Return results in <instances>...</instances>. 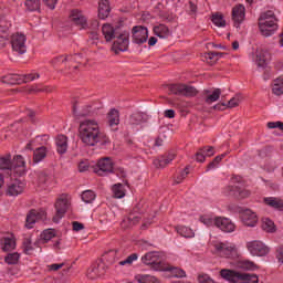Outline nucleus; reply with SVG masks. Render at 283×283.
I'll list each match as a JSON object with an SVG mask.
<instances>
[{"mask_svg": "<svg viewBox=\"0 0 283 283\" xmlns=\"http://www.w3.org/2000/svg\"><path fill=\"white\" fill-rule=\"evenodd\" d=\"M78 129L82 143L88 145V147H94L97 143H102V145H107V143H109V138L101 133L98 122L95 119H84L80 123Z\"/></svg>", "mask_w": 283, "mask_h": 283, "instance_id": "1", "label": "nucleus"}, {"mask_svg": "<svg viewBox=\"0 0 283 283\" xmlns=\"http://www.w3.org/2000/svg\"><path fill=\"white\" fill-rule=\"evenodd\" d=\"M259 30L263 36H272L277 30V18L275 12L268 10L259 17Z\"/></svg>", "mask_w": 283, "mask_h": 283, "instance_id": "2", "label": "nucleus"}, {"mask_svg": "<svg viewBox=\"0 0 283 283\" xmlns=\"http://www.w3.org/2000/svg\"><path fill=\"white\" fill-rule=\"evenodd\" d=\"M212 251L220 258H229L230 260H235L240 258V251L234 243L212 241Z\"/></svg>", "mask_w": 283, "mask_h": 283, "instance_id": "3", "label": "nucleus"}, {"mask_svg": "<svg viewBox=\"0 0 283 283\" xmlns=\"http://www.w3.org/2000/svg\"><path fill=\"white\" fill-rule=\"evenodd\" d=\"M221 277L230 283H258L259 279L255 274L239 273L233 270H221Z\"/></svg>", "mask_w": 283, "mask_h": 283, "instance_id": "4", "label": "nucleus"}, {"mask_svg": "<svg viewBox=\"0 0 283 283\" xmlns=\"http://www.w3.org/2000/svg\"><path fill=\"white\" fill-rule=\"evenodd\" d=\"M142 262L146 264V266H150L153 271H164V269H167V266H165L167 263L163 262V256L159 252L146 253L142 256Z\"/></svg>", "mask_w": 283, "mask_h": 283, "instance_id": "5", "label": "nucleus"}, {"mask_svg": "<svg viewBox=\"0 0 283 283\" xmlns=\"http://www.w3.org/2000/svg\"><path fill=\"white\" fill-rule=\"evenodd\" d=\"M245 247L253 258H266L271 252L269 245L260 240L249 241Z\"/></svg>", "mask_w": 283, "mask_h": 283, "instance_id": "6", "label": "nucleus"}, {"mask_svg": "<svg viewBox=\"0 0 283 283\" xmlns=\"http://www.w3.org/2000/svg\"><path fill=\"white\" fill-rule=\"evenodd\" d=\"M67 209H70V196L61 195L55 202V216L53 217V222L59 224L63 216L67 213Z\"/></svg>", "mask_w": 283, "mask_h": 283, "instance_id": "7", "label": "nucleus"}, {"mask_svg": "<svg viewBox=\"0 0 283 283\" xmlns=\"http://www.w3.org/2000/svg\"><path fill=\"white\" fill-rule=\"evenodd\" d=\"M168 92L177 96H196V94H198L196 87L187 84H170L168 85Z\"/></svg>", "mask_w": 283, "mask_h": 283, "instance_id": "8", "label": "nucleus"}, {"mask_svg": "<svg viewBox=\"0 0 283 283\" xmlns=\"http://www.w3.org/2000/svg\"><path fill=\"white\" fill-rule=\"evenodd\" d=\"M114 39H116L112 46L114 52H127V48H129V32H118Z\"/></svg>", "mask_w": 283, "mask_h": 283, "instance_id": "9", "label": "nucleus"}, {"mask_svg": "<svg viewBox=\"0 0 283 283\" xmlns=\"http://www.w3.org/2000/svg\"><path fill=\"white\" fill-rule=\"evenodd\" d=\"M132 34L133 43H136V45H143V43H147V39H149V30L142 25L134 27Z\"/></svg>", "mask_w": 283, "mask_h": 283, "instance_id": "10", "label": "nucleus"}, {"mask_svg": "<svg viewBox=\"0 0 283 283\" xmlns=\"http://www.w3.org/2000/svg\"><path fill=\"white\" fill-rule=\"evenodd\" d=\"M271 60V53L264 48H260L255 52L254 62L259 70H266L269 61Z\"/></svg>", "mask_w": 283, "mask_h": 283, "instance_id": "11", "label": "nucleus"}, {"mask_svg": "<svg viewBox=\"0 0 283 283\" xmlns=\"http://www.w3.org/2000/svg\"><path fill=\"white\" fill-rule=\"evenodd\" d=\"M11 46L13 52L18 54H25L28 48L25 46V35L21 33H15L11 36Z\"/></svg>", "mask_w": 283, "mask_h": 283, "instance_id": "12", "label": "nucleus"}, {"mask_svg": "<svg viewBox=\"0 0 283 283\" xmlns=\"http://www.w3.org/2000/svg\"><path fill=\"white\" fill-rule=\"evenodd\" d=\"M114 171V161L112 158L105 157L97 161V168H95V174L97 176H103L104 174H112Z\"/></svg>", "mask_w": 283, "mask_h": 283, "instance_id": "13", "label": "nucleus"}, {"mask_svg": "<svg viewBox=\"0 0 283 283\" xmlns=\"http://www.w3.org/2000/svg\"><path fill=\"white\" fill-rule=\"evenodd\" d=\"M71 21L74 25L80 28V30H87V28H90V22H87V18L82 11L73 10L71 12Z\"/></svg>", "mask_w": 283, "mask_h": 283, "instance_id": "14", "label": "nucleus"}, {"mask_svg": "<svg viewBox=\"0 0 283 283\" xmlns=\"http://www.w3.org/2000/svg\"><path fill=\"white\" fill-rule=\"evenodd\" d=\"M240 219L245 227H255L258 224V213L251 209L241 210Z\"/></svg>", "mask_w": 283, "mask_h": 283, "instance_id": "15", "label": "nucleus"}, {"mask_svg": "<svg viewBox=\"0 0 283 283\" xmlns=\"http://www.w3.org/2000/svg\"><path fill=\"white\" fill-rule=\"evenodd\" d=\"M217 229L223 231V233H233L235 231V223L231 221L229 218L219 217L216 220Z\"/></svg>", "mask_w": 283, "mask_h": 283, "instance_id": "16", "label": "nucleus"}, {"mask_svg": "<svg viewBox=\"0 0 283 283\" xmlns=\"http://www.w3.org/2000/svg\"><path fill=\"white\" fill-rule=\"evenodd\" d=\"M11 171L15 174V176H25V160L23 156L18 155L11 161Z\"/></svg>", "mask_w": 283, "mask_h": 283, "instance_id": "17", "label": "nucleus"}, {"mask_svg": "<svg viewBox=\"0 0 283 283\" xmlns=\"http://www.w3.org/2000/svg\"><path fill=\"white\" fill-rule=\"evenodd\" d=\"M25 190V184L19 179L13 180L11 184L8 185L7 188V196H21Z\"/></svg>", "mask_w": 283, "mask_h": 283, "instance_id": "18", "label": "nucleus"}, {"mask_svg": "<svg viewBox=\"0 0 283 283\" xmlns=\"http://www.w3.org/2000/svg\"><path fill=\"white\" fill-rule=\"evenodd\" d=\"M247 9L244 6L239 4L232 9V21H234V27L240 28V24L244 21L247 17Z\"/></svg>", "mask_w": 283, "mask_h": 283, "instance_id": "19", "label": "nucleus"}, {"mask_svg": "<svg viewBox=\"0 0 283 283\" xmlns=\"http://www.w3.org/2000/svg\"><path fill=\"white\" fill-rule=\"evenodd\" d=\"M143 123H147V114L136 112L129 116L128 125H130V127H138L139 125H143Z\"/></svg>", "mask_w": 283, "mask_h": 283, "instance_id": "20", "label": "nucleus"}, {"mask_svg": "<svg viewBox=\"0 0 283 283\" xmlns=\"http://www.w3.org/2000/svg\"><path fill=\"white\" fill-rule=\"evenodd\" d=\"M228 190L230 196H234L235 198H239L241 200L251 196V192L249 190L241 188L240 186H230Z\"/></svg>", "mask_w": 283, "mask_h": 283, "instance_id": "21", "label": "nucleus"}, {"mask_svg": "<svg viewBox=\"0 0 283 283\" xmlns=\"http://www.w3.org/2000/svg\"><path fill=\"white\" fill-rule=\"evenodd\" d=\"M263 202L276 211H283V199L280 197H265Z\"/></svg>", "mask_w": 283, "mask_h": 283, "instance_id": "22", "label": "nucleus"}, {"mask_svg": "<svg viewBox=\"0 0 283 283\" xmlns=\"http://www.w3.org/2000/svg\"><path fill=\"white\" fill-rule=\"evenodd\" d=\"M216 154V150L211 146L200 148L196 154L197 163H205V158H209Z\"/></svg>", "mask_w": 283, "mask_h": 283, "instance_id": "23", "label": "nucleus"}, {"mask_svg": "<svg viewBox=\"0 0 283 283\" xmlns=\"http://www.w3.org/2000/svg\"><path fill=\"white\" fill-rule=\"evenodd\" d=\"M108 125L112 129L116 130L118 125L120 124V114L116 108L109 111L108 115Z\"/></svg>", "mask_w": 283, "mask_h": 283, "instance_id": "24", "label": "nucleus"}, {"mask_svg": "<svg viewBox=\"0 0 283 283\" xmlns=\"http://www.w3.org/2000/svg\"><path fill=\"white\" fill-rule=\"evenodd\" d=\"M220 94H222V91L220 88H214L212 91H205L203 97L208 105H211L212 103H216L220 98Z\"/></svg>", "mask_w": 283, "mask_h": 283, "instance_id": "25", "label": "nucleus"}, {"mask_svg": "<svg viewBox=\"0 0 283 283\" xmlns=\"http://www.w3.org/2000/svg\"><path fill=\"white\" fill-rule=\"evenodd\" d=\"M174 158H176V153L170 151V153H168V155L161 156L160 158L155 159L154 165H155V167H157V169L167 167V165H169L171 163V160H174Z\"/></svg>", "mask_w": 283, "mask_h": 283, "instance_id": "26", "label": "nucleus"}, {"mask_svg": "<svg viewBox=\"0 0 283 283\" xmlns=\"http://www.w3.org/2000/svg\"><path fill=\"white\" fill-rule=\"evenodd\" d=\"M102 33L105 41L109 42L112 41V39H116V35L118 34V30L114 29L112 24H104L102 27Z\"/></svg>", "mask_w": 283, "mask_h": 283, "instance_id": "27", "label": "nucleus"}, {"mask_svg": "<svg viewBox=\"0 0 283 283\" xmlns=\"http://www.w3.org/2000/svg\"><path fill=\"white\" fill-rule=\"evenodd\" d=\"M112 8L109 7V0H99L98 17L99 19H107L109 17Z\"/></svg>", "mask_w": 283, "mask_h": 283, "instance_id": "28", "label": "nucleus"}, {"mask_svg": "<svg viewBox=\"0 0 283 283\" xmlns=\"http://www.w3.org/2000/svg\"><path fill=\"white\" fill-rule=\"evenodd\" d=\"M153 30L154 34L159 36V39H169V36H171V31H169V28L165 24L155 25Z\"/></svg>", "mask_w": 283, "mask_h": 283, "instance_id": "29", "label": "nucleus"}, {"mask_svg": "<svg viewBox=\"0 0 283 283\" xmlns=\"http://www.w3.org/2000/svg\"><path fill=\"white\" fill-rule=\"evenodd\" d=\"M55 145L57 154H65L67 151V137L65 135H59L55 138Z\"/></svg>", "mask_w": 283, "mask_h": 283, "instance_id": "30", "label": "nucleus"}, {"mask_svg": "<svg viewBox=\"0 0 283 283\" xmlns=\"http://www.w3.org/2000/svg\"><path fill=\"white\" fill-rule=\"evenodd\" d=\"M0 244H2V251L8 253V251H14L17 241H14L12 238H2L0 239Z\"/></svg>", "mask_w": 283, "mask_h": 283, "instance_id": "31", "label": "nucleus"}, {"mask_svg": "<svg viewBox=\"0 0 283 283\" xmlns=\"http://www.w3.org/2000/svg\"><path fill=\"white\" fill-rule=\"evenodd\" d=\"M166 269H164L163 271H168L169 273H171L172 277H186L187 273L185 272V270L180 269V268H176L172 265H169L168 263H166Z\"/></svg>", "mask_w": 283, "mask_h": 283, "instance_id": "32", "label": "nucleus"}, {"mask_svg": "<svg viewBox=\"0 0 283 283\" xmlns=\"http://www.w3.org/2000/svg\"><path fill=\"white\" fill-rule=\"evenodd\" d=\"M272 92L275 96H282L283 94V76H279L274 80L272 85Z\"/></svg>", "mask_w": 283, "mask_h": 283, "instance_id": "33", "label": "nucleus"}, {"mask_svg": "<svg viewBox=\"0 0 283 283\" xmlns=\"http://www.w3.org/2000/svg\"><path fill=\"white\" fill-rule=\"evenodd\" d=\"M240 105V97H232L228 103L217 104L214 109H227V107H238Z\"/></svg>", "mask_w": 283, "mask_h": 283, "instance_id": "34", "label": "nucleus"}, {"mask_svg": "<svg viewBox=\"0 0 283 283\" xmlns=\"http://www.w3.org/2000/svg\"><path fill=\"white\" fill-rule=\"evenodd\" d=\"M3 83H8L9 85H21L23 80H21V75L19 74H9L3 77Z\"/></svg>", "mask_w": 283, "mask_h": 283, "instance_id": "35", "label": "nucleus"}, {"mask_svg": "<svg viewBox=\"0 0 283 283\" xmlns=\"http://www.w3.org/2000/svg\"><path fill=\"white\" fill-rule=\"evenodd\" d=\"M34 224H36V210L32 209L27 214V220H25V226L24 227L27 229H34Z\"/></svg>", "mask_w": 283, "mask_h": 283, "instance_id": "36", "label": "nucleus"}, {"mask_svg": "<svg viewBox=\"0 0 283 283\" xmlns=\"http://www.w3.org/2000/svg\"><path fill=\"white\" fill-rule=\"evenodd\" d=\"M176 231L182 238H195V235H196V233L193 232V230L191 228L185 227V226H178L176 228Z\"/></svg>", "mask_w": 283, "mask_h": 283, "instance_id": "37", "label": "nucleus"}, {"mask_svg": "<svg viewBox=\"0 0 283 283\" xmlns=\"http://www.w3.org/2000/svg\"><path fill=\"white\" fill-rule=\"evenodd\" d=\"M220 217H216L213 214H203L200 217V222L205 224L206 227H216V221Z\"/></svg>", "mask_w": 283, "mask_h": 283, "instance_id": "38", "label": "nucleus"}, {"mask_svg": "<svg viewBox=\"0 0 283 283\" xmlns=\"http://www.w3.org/2000/svg\"><path fill=\"white\" fill-rule=\"evenodd\" d=\"M82 200L86 205H92L94 200H96V192L92 190H85L82 192Z\"/></svg>", "mask_w": 283, "mask_h": 283, "instance_id": "39", "label": "nucleus"}, {"mask_svg": "<svg viewBox=\"0 0 283 283\" xmlns=\"http://www.w3.org/2000/svg\"><path fill=\"white\" fill-rule=\"evenodd\" d=\"M238 268L245 269V271H255V269H258L255 263L253 261H249V260H240L238 262Z\"/></svg>", "mask_w": 283, "mask_h": 283, "instance_id": "40", "label": "nucleus"}, {"mask_svg": "<svg viewBox=\"0 0 283 283\" xmlns=\"http://www.w3.org/2000/svg\"><path fill=\"white\" fill-rule=\"evenodd\" d=\"M114 198H125V186L122 184H116L112 188Z\"/></svg>", "mask_w": 283, "mask_h": 283, "instance_id": "41", "label": "nucleus"}, {"mask_svg": "<svg viewBox=\"0 0 283 283\" xmlns=\"http://www.w3.org/2000/svg\"><path fill=\"white\" fill-rule=\"evenodd\" d=\"M57 63H65V62H72L78 63L81 61V54L75 55H61L56 59Z\"/></svg>", "mask_w": 283, "mask_h": 283, "instance_id": "42", "label": "nucleus"}, {"mask_svg": "<svg viewBox=\"0 0 283 283\" xmlns=\"http://www.w3.org/2000/svg\"><path fill=\"white\" fill-rule=\"evenodd\" d=\"M135 280L139 283H156V277L149 274H137Z\"/></svg>", "mask_w": 283, "mask_h": 283, "instance_id": "43", "label": "nucleus"}, {"mask_svg": "<svg viewBox=\"0 0 283 283\" xmlns=\"http://www.w3.org/2000/svg\"><path fill=\"white\" fill-rule=\"evenodd\" d=\"M48 157V146H38L36 148V163H41Z\"/></svg>", "mask_w": 283, "mask_h": 283, "instance_id": "44", "label": "nucleus"}, {"mask_svg": "<svg viewBox=\"0 0 283 283\" xmlns=\"http://www.w3.org/2000/svg\"><path fill=\"white\" fill-rule=\"evenodd\" d=\"M212 23H214L217 28H224V25H227V21H224V18L220 13L212 14Z\"/></svg>", "mask_w": 283, "mask_h": 283, "instance_id": "45", "label": "nucleus"}, {"mask_svg": "<svg viewBox=\"0 0 283 283\" xmlns=\"http://www.w3.org/2000/svg\"><path fill=\"white\" fill-rule=\"evenodd\" d=\"M0 169L12 171V161L10 160V156L0 158Z\"/></svg>", "mask_w": 283, "mask_h": 283, "instance_id": "46", "label": "nucleus"}, {"mask_svg": "<svg viewBox=\"0 0 283 283\" xmlns=\"http://www.w3.org/2000/svg\"><path fill=\"white\" fill-rule=\"evenodd\" d=\"M38 180L42 189H45L48 185H50V180H52V177H49L46 172H40Z\"/></svg>", "mask_w": 283, "mask_h": 283, "instance_id": "47", "label": "nucleus"}, {"mask_svg": "<svg viewBox=\"0 0 283 283\" xmlns=\"http://www.w3.org/2000/svg\"><path fill=\"white\" fill-rule=\"evenodd\" d=\"M22 245H23V251H24V253H27V255H30V253H32V251H34V248L32 247L31 238H24Z\"/></svg>", "mask_w": 283, "mask_h": 283, "instance_id": "48", "label": "nucleus"}, {"mask_svg": "<svg viewBox=\"0 0 283 283\" xmlns=\"http://www.w3.org/2000/svg\"><path fill=\"white\" fill-rule=\"evenodd\" d=\"M263 231L268 233H274L275 231V223L271 219H264L263 221Z\"/></svg>", "mask_w": 283, "mask_h": 283, "instance_id": "49", "label": "nucleus"}, {"mask_svg": "<svg viewBox=\"0 0 283 283\" xmlns=\"http://www.w3.org/2000/svg\"><path fill=\"white\" fill-rule=\"evenodd\" d=\"M21 258V255L17 252L14 253H9L6 258H4V262L7 264H17L19 262V259Z\"/></svg>", "mask_w": 283, "mask_h": 283, "instance_id": "50", "label": "nucleus"}, {"mask_svg": "<svg viewBox=\"0 0 283 283\" xmlns=\"http://www.w3.org/2000/svg\"><path fill=\"white\" fill-rule=\"evenodd\" d=\"M220 56H222V53L219 52H209L205 54L207 63H216Z\"/></svg>", "mask_w": 283, "mask_h": 283, "instance_id": "51", "label": "nucleus"}, {"mask_svg": "<svg viewBox=\"0 0 283 283\" xmlns=\"http://www.w3.org/2000/svg\"><path fill=\"white\" fill-rule=\"evenodd\" d=\"M54 235H56V232L53 229H46L41 233V240L50 242Z\"/></svg>", "mask_w": 283, "mask_h": 283, "instance_id": "52", "label": "nucleus"}, {"mask_svg": "<svg viewBox=\"0 0 283 283\" xmlns=\"http://www.w3.org/2000/svg\"><path fill=\"white\" fill-rule=\"evenodd\" d=\"M136 260H138V254L133 253L127 259L120 261L119 265L120 266H132V264H134V262H136Z\"/></svg>", "mask_w": 283, "mask_h": 283, "instance_id": "53", "label": "nucleus"}, {"mask_svg": "<svg viewBox=\"0 0 283 283\" xmlns=\"http://www.w3.org/2000/svg\"><path fill=\"white\" fill-rule=\"evenodd\" d=\"M224 156H227V154H222L217 156L209 165L207 168V171H211V169H218V165H220V161L222 160V158H224Z\"/></svg>", "mask_w": 283, "mask_h": 283, "instance_id": "54", "label": "nucleus"}, {"mask_svg": "<svg viewBox=\"0 0 283 283\" xmlns=\"http://www.w3.org/2000/svg\"><path fill=\"white\" fill-rule=\"evenodd\" d=\"M187 176H189V167H186L181 172H179L175 179V185H180V182H182Z\"/></svg>", "mask_w": 283, "mask_h": 283, "instance_id": "55", "label": "nucleus"}, {"mask_svg": "<svg viewBox=\"0 0 283 283\" xmlns=\"http://www.w3.org/2000/svg\"><path fill=\"white\" fill-rule=\"evenodd\" d=\"M88 277L94 280V277H98V275H103V272L98 271V268H92L87 272Z\"/></svg>", "mask_w": 283, "mask_h": 283, "instance_id": "56", "label": "nucleus"}, {"mask_svg": "<svg viewBox=\"0 0 283 283\" xmlns=\"http://www.w3.org/2000/svg\"><path fill=\"white\" fill-rule=\"evenodd\" d=\"M22 83H30L36 78V73H29L27 75H20Z\"/></svg>", "mask_w": 283, "mask_h": 283, "instance_id": "57", "label": "nucleus"}, {"mask_svg": "<svg viewBox=\"0 0 283 283\" xmlns=\"http://www.w3.org/2000/svg\"><path fill=\"white\" fill-rule=\"evenodd\" d=\"M24 6L30 12H34L36 10V0H25Z\"/></svg>", "mask_w": 283, "mask_h": 283, "instance_id": "58", "label": "nucleus"}, {"mask_svg": "<svg viewBox=\"0 0 283 283\" xmlns=\"http://www.w3.org/2000/svg\"><path fill=\"white\" fill-rule=\"evenodd\" d=\"M90 169V161L87 159L80 161L78 171H87Z\"/></svg>", "mask_w": 283, "mask_h": 283, "instance_id": "59", "label": "nucleus"}, {"mask_svg": "<svg viewBox=\"0 0 283 283\" xmlns=\"http://www.w3.org/2000/svg\"><path fill=\"white\" fill-rule=\"evenodd\" d=\"M269 129H283V123L282 122H270L268 123Z\"/></svg>", "mask_w": 283, "mask_h": 283, "instance_id": "60", "label": "nucleus"}, {"mask_svg": "<svg viewBox=\"0 0 283 283\" xmlns=\"http://www.w3.org/2000/svg\"><path fill=\"white\" fill-rule=\"evenodd\" d=\"M48 140H50V136L48 135L38 136V143H40V147L41 146L48 147Z\"/></svg>", "mask_w": 283, "mask_h": 283, "instance_id": "61", "label": "nucleus"}, {"mask_svg": "<svg viewBox=\"0 0 283 283\" xmlns=\"http://www.w3.org/2000/svg\"><path fill=\"white\" fill-rule=\"evenodd\" d=\"M36 219L38 220H46L48 219V213L45 212V208L38 209Z\"/></svg>", "mask_w": 283, "mask_h": 283, "instance_id": "62", "label": "nucleus"}, {"mask_svg": "<svg viewBox=\"0 0 283 283\" xmlns=\"http://www.w3.org/2000/svg\"><path fill=\"white\" fill-rule=\"evenodd\" d=\"M73 112H74V114H75V116H76L77 118H81V117H83V116H90V113H91L92 111H90V106H88V107H86L85 109H83V111L80 112V113H76V108H73Z\"/></svg>", "mask_w": 283, "mask_h": 283, "instance_id": "63", "label": "nucleus"}, {"mask_svg": "<svg viewBox=\"0 0 283 283\" xmlns=\"http://www.w3.org/2000/svg\"><path fill=\"white\" fill-rule=\"evenodd\" d=\"M43 3L50 8V10H54L56 8V3L59 0H43Z\"/></svg>", "mask_w": 283, "mask_h": 283, "instance_id": "64", "label": "nucleus"}]
</instances>
